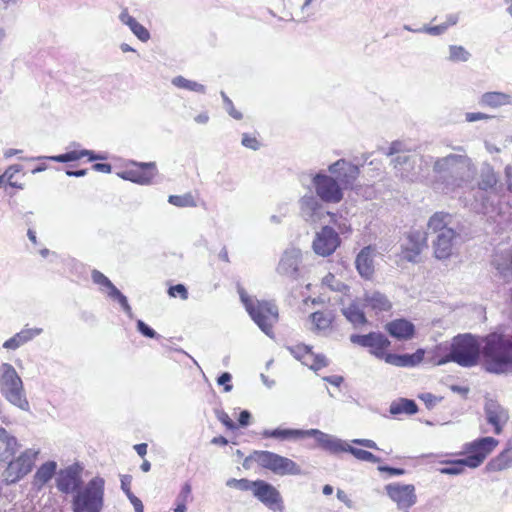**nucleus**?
<instances>
[{
  "mask_svg": "<svg viewBox=\"0 0 512 512\" xmlns=\"http://www.w3.org/2000/svg\"><path fill=\"white\" fill-rule=\"evenodd\" d=\"M453 150L458 153L437 158L433 164V171L437 175L434 188L446 194L468 185L476 174V167L463 147H453Z\"/></svg>",
  "mask_w": 512,
  "mask_h": 512,
  "instance_id": "1",
  "label": "nucleus"
},
{
  "mask_svg": "<svg viewBox=\"0 0 512 512\" xmlns=\"http://www.w3.org/2000/svg\"><path fill=\"white\" fill-rule=\"evenodd\" d=\"M484 338V346L482 348V353H484V348L486 346V338ZM481 347L478 340L470 335H458L453 338L451 344H440L435 347L433 350V356L430 361L434 365H444L448 362H455L462 367H473L478 363V359L480 356ZM486 361V368H488V359L485 354H483ZM491 372L489 369H487Z\"/></svg>",
  "mask_w": 512,
  "mask_h": 512,
  "instance_id": "2",
  "label": "nucleus"
},
{
  "mask_svg": "<svg viewBox=\"0 0 512 512\" xmlns=\"http://www.w3.org/2000/svg\"><path fill=\"white\" fill-rule=\"evenodd\" d=\"M452 222V215L446 212H436L428 220V230L436 234L432 248L438 260H446L453 255L459 234L451 227Z\"/></svg>",
  "mask_w": 512,
  "mask_h": 512,
  "instance_id": "3",
  "label": "nucleus"
},
{
  "mask_svg": "<svg viewBox=\"0 0 512 512\" xmlns=\"http://www.w3.org/2000/svg\"><path fill=\"white\" fill-rule=\"evenodd\" d=\"M484 354L488 359V369L492 373H506L512 370V335L491 333L486 338Z\"/></svg>",
  "mask_w": 512,
  "mask_h": 512,
  "instance_id": "4",
  "label": "nucleus"
},
{
  "mask_svg": "<svg viewBox=\"0 0 512 512\" xmlns=\"http://www.w3.org/2000/svg\"><path fill=\"white\" fill-rule=\"evenodd\" d=\"M240 300L257 326L269 337H273V326L278 322V308L271 301H260L250 297L245 289L238 286Z\"/></svg>",
  "mask_w": 512,
  "mask_h": 512,
  "instance_id": "5",
  "label": "nucleus"
},
{
  "mask_svg": "<svg viewBox=\"0 0 512 512\" xmlns=\"http://www.w3.org/2000/svg\"><path fill=\"white\" fill-rule=\"evenodd\" d=\"M410 150L401 141H394L389 147L387 155H396L392 159L396 175L408 181H417L425 177L422 167L423 157L416 154H407Z\"/></svg>",
  "mask_w": 512,
  "mask_h": 512,
  "instance_id": "6",
  "label": "nucleus"
},
{
  "mask_svg": "<svg viewBox=\"0 0 512 512\" xmlns=\"http://www.w3.org/2000/svg\"><path fill=\"white\" fill-rule=\"evenodd\" d=\"M105 480L96 476L81 486L72 499L74 512H100L104 505Z\"/></svg>",
  "mask_w": 512,
  "mask_h": 512,
  "instance_id": "7",
  "label": "nucleus"
},
{
  "mask_svg": "<svg viewBox=\"0 0 512 512\" xmlns=\"http://www.w3.org/2000/svg\"><path fill=\"white\" fill-rule=\"evenodd\" d=\"M254 462L276 475H301L300 466L293 460L270 451H254Z\"/></svg>",
  "mask_w": 512,
  "mask_h": 512,
  "instance_id": "8",
  "label": "nucleus"
},
{
  "mask_svg": "<svg viewBox=\"0 0 512 512\" xmlns=\"http://www.w3.org/2000/svg\"><path fill=\"white\" fill-rule=\"evenodd\" d=\"M40 453L39 449L27 448L18 456H13L8 461L6 469L3 471V479L7 484H14L28 475Z\"/></svg>",
  "mask_w": 512,
  "mask_h": 512,
  "instance_id": "9",
  "label": "nucleus"
},
{
  "mask_svg": "<svg viewBox=\"0 0 512 512\" xmlns=\"http://www.w3.org/2000/svg\"><path fill=\"white\" fill-rule=\"evenodd\" d=\"M1 378L2 392L6 399L18 408L27 411L29 403L23 391V383L15 368L10 364H3Z\"/></svg>",
  "mask_w": 512,
  "mask_h": 512,
  "instance_id": "10",
  "label": "nucleus"
},
{
  "mask_svg": "<svg viewBox=\"0 0 512 512\" xmlns=\"http://www.w3.org/2000/svg\"><path fill=\"white\" fill-rule=\"evenodd\" d=\"M316 196L326 203H339L343 199V188L339 182L326 171L321 170L312 176Z\"/></svg>",
  "mask_w": 512,
  "mask_h": 512,
  "instance_id": "11",
  "label": "nucleus"
},
{
  "mask_svg": "<svg viewBox=\"0 0 512 512\" xmlns=\"http://www.w3.org/2000/svg\"><path fill=\"white\" fill-rule=\"evenodd\" d=\"M499 441L493 437H481L465 443L461 455L467 454L465 461L468 467L475 469L482 465L487 456L498 446Z\"/></svg>",
  "mask_w": 512,
  "mask_h": 512,
  "instance_id": "12",
  "label": "nucleus"
},
{
  "mask_svg": "<svg viewBox=\"0 0 512 512\" xmlns=\"http://www.w3.org/2000/svg\"><path fill=\"white\" fill-rule=\"evenodd\" d=\"M303 260L304 254L299 248L288 247L283 251L276 271L283 277L297 280L301 274Z\"/></svg>",
  "mask_w": 512,
  "mask_h": 512,
  "instance_id": "13",
  "label": "nucleus"
},
{
  "mask_svg": "<svg viewBox=\"0 0 512 512\" xmlns=\"http://www.w3.org/2000/svg\"><path fill=\"white\" fill-rule=\"evenodd\" d=\"M385 491L397 508L403 512H408L417 502L415 486L412 484L390 483L385 486Z\"/></svg>",
  "mask_w": 512,
  "mask_h": 512,
  "instance_id": "14",
  "label": "nucleus"
},
{
  "mask_svg": "<svg viewBox=\"0 0 512 512\" xmlns=\"http://www.w3.org/2000/svg\"><path fill=\"white\" fill-rule=\"evenodd\" d=\"M83 466L79 463H73L57 473L56 487L65 494L76 493L82 486Z\"/></svg>",
  "mask_w": 512,
  "mask_h": 512,
  "instance_id": "15",
  "label": "nucleus"
},
{
  "mask_svg": "<svg viewBox=\"0 0 512 512\" xmlns=\"http://www.w3.org/2000/svg\"><path fill=\"white\" fill-rule=\"evenodd\" d=\"M343 189L352 188L359 176V167L346 159H339L328 166L327 171Z\"/></svg>",
  "mask_w": 512,
  "mask_h": 512,
  "instance_id": "16",
  "label": "nucleus"
},
{
  "mask_svg": "<svg viewBox=\"0 0 512 512\" xmlns=\"http://www.w3.org/2000/svg\"><path fill=\"white\" fill-rule=\"evenodd\" d=\"M427 248V233L420 230L410 231L401 245L400 256L403 260L417 263L423 250Z\"/></svg>",
  "mask_w": 512,
  "mask_h": 512,
  "instance_id": "17",
  "label": "nucleus"
},
{
  "mask_svg": "<svg viewBox=\"0 0 512 512\" xmlns=\"http://www.w3.org/2000/svg\"><path fill=\"white\" fill-rule=\"evenodd\" d=\"M253 496L272 511H284V502L280 492L264 480H256Z\"/></svg>",
  "mask_w": 512,
  "mask_h": 512,
  "instance_id": "18",
  "label": "nucleus"
},
{
  "mask_svg": "<svg viewBox=\"0 0 512 512\" xmlns=\"http://www.w3.org/2000/svg\"><path fill=\"white\" fill-rule=\"evenodd\" d=\"M350 341L362 347L370 349V352L379 359L385 356V350L389 347L390 341L382 333L371 332L366 335L353 334L350 336Z\"/></svg>",
  "mask_w": 512,
  "mask_h": 512,
  "instance_id": "19",
  "label": "nucleus"
},
{
  "mask_svg": "<svg viewBox=\"0 0 512 512\" xmlns=\"http://www.w3.org/2000/svg\"><path fill=\"white\" fill-rule=\"evenodd\" d=\"M340 245L338 233L331 227L325 226L316 233L313 240V250L317 255L326 257L331 255Z\"/></svg>",
  "mask_w": 512,
  "mask_h": 512,
  "instance_id": "20",
  "label": "nucleus"
},
{
  "mask_svg": "<svg viewBox=\"0 0 512 512\" xmlns=\"http://www.w3.org/2000/svg\"><path fill=\"white\" fill-rule=\"evenodd\" d=\"M290 353L303 365L314 371H318L328 365L326 357L322 354H315L310 346L298 344L288 348Z\"/></svg>",
  "mask_w": 512,
  "mask_h": 512,
  "instance_id": "21",
  "label": "nucleus"
},
{
  "mask_svg": "<svg viewBox=\"0 0 512 512\" xmlns=\"http://www.w3.org/2000/svg\"><path fill=\"white\" fill-rule=\"evenodd\" d=\"M307 437H313L322 449L331 454L347 452L349 445L346 441L319 429H308Z\"/></svg>",
  "mask_w": 512,
  "mask_h": 512,
  "instance_id": "22",
  "label": "nucleus"
},
{
  "mask_svg": "<svg viewBox=\"0 0 512 512\" xmlns=\"http://www.w3.org/2000/svg\"><path fill=\"white\" fill-rule=\"evenodd\" d=\"M484 411L487 422L494 428V433L496 435L501 434L503 427L509 420L508 411L493 399L486 400Z\"/></svg>",
  "mask_w": 512,
  "mask_h": 512,
  "instance_id": "23",
  "label": "nucleus"
},
{
  "mask_svg": "<svg viewBox=\"0 0 512 512\" xmlns=\"http://www.w3.org/2000/svg\"><path fill=\"white\" fill-rule=\"evenodd\" d=\"M300 214L306 222L316 223L323 216V206L320 199L313 194H306L299 200Z\"/></svg>",
  "mask_w": 512,
  "mask_h": 512,
  "instance_id": "24",
  "label": "nucleus"
},
{
  "mask_svg": "<svg viewBox=\"0 0 512 512\" xmlns=\"http://www.w3.org/2000/svg\"><path fill=\"white\" fill-rule=\"evenodd\" d=\"M138 166L136 170H127L118 173V176L124 180H129L137 184L147 185L150 184L156 174V165L150 163H135Z\"/></svg>",
  "mask_w": 512,
  "mask_h": 512,
  "instance_id": "25",
  "label": "nucleus"
},
{
  "mask_svg": "<svg viewBox=\"0 0 512 512\" xmlns=\"http://www.w3.org/2000/svg\"><path fill=\"white\" fill-rule=\"evenodd\" d=\"M486 468L491 472L512 468V437L507 440L504 449L488 462Z\"/></svg>",
  "mask_w": 512,
  "mask_h": 512,
  "instance_id": "26",
  "label": "nucleus"
},
{
  "mask_svg": "<svg viewBox=\"0 0 512 512\" xmlns=\"http://www.w3.org/2000/svg\"><path fill=\"white\" fill-rule=\"evenodd\" d=\"M20 447L17 438L5 428L0 427V461L5 462L11 459Z\"/></svg>",
  "mask_w": 512,
  "mask_h": 512,
  "instance_id": "27",
  "label": "nucleus"
},
{
  "mask_svg": "<svg viewBox=\"0 0 512 512\" xmlns=\"http://www.w3.org/2000/svg\"><path fill=\"white\" fill-rule=\"evenodd\" d=\"M424 350L418 349L413 354H393L386 353L384 360L386 363L397 366V367H412L419 364L424 358Z\"/></svg>",
  "mask_w": 512,
  "mask_h": 512,
  "instance_id": "28",
  "label": "nucleus"
},
{
  "mask_svg": "<svg viewBox=\"0 0 512 512\" xmlns=\"http://www.w3.org/2000/svg\"><path fill=\"white\" fill-rule=\"evenodd\" d=\"M43 332L42 328H23L20 332L9 338L3 343V348L7 350H16Z\"/></svg>",
  "mask_w": 512,
  "mask_h": 512,
  "instance_id": "29",
  "label": "nucleus"
},
{
  "mask_svg": "<svg viewBox=\"0 0 512 512\" xmlns=\"http://www.w3.org/2000/svg\"><path fill=\"white\" fill-rule=\"evenodd\" d=\"M479 105L493 109L512 105V95L499 91L485 92L479 99Z\"/></svg>",
  "mask_w": 512,
  "mask_h": 512,
  "instance_id": "30",
  "label": "nucleus"
},
{
  "mask_svg": "<svg viewBox=\"0 0 512 512\" xmlns=\"http://www.w3.org/2000/svg\"><path fill=\"white\" fill-rule=\"evenodd\" d=\"M364 305L373 310L376 314L389 311L392 307L390 300L378 291L365 293Z\"/></svg>",
  "mask_w": 512,
  "mask_h": 512,
  "instance_id": "31",
  "label": "nucleus"
},
{
  "mask_svg": "<svg viewBox=\"0 0 512 512\" xmlns=\"http://www.w3.org/2000/svg\"><path fill=\"white\" fill-rule=\"evenodd\" d=\"M389 334L397 339H410L414 335V325L405 319H396L386 325Z\"/></svg>",
  "mask_w": 512,
  "mask_h": 512,
  "instance_id": "32",
  "label": "nucleus"
},
{
  "mask_svg": "<svg viewBox=\"0 0 512 512\" xmlns=\"http://www.w3.org/2000/svg\"><path fill=\"white\" fill-rule=\"evenodd\" d=\"M262 436L264 438H274L281 441L298 440L307 437V430L290 428H276L273 430L266 429L262 432Z\"/></svg>",
  "mask_w": 512,
  "mask_h": 512,
  "instance_id": "33",
  "label": "nucleus"
},
{
  "mask_svg": "<svg viewBox=\"0 0 512 512\" xmlns=\"http://www.w3.org/2000/svg\"><path fill=\"white\" fill-rule=\"evenodd\" d=\"M57 463L55 461H47L43 463L33 476V485L41 489L56 474Z\"/></svg>",
  "mask_w": 512,
  "mask_h": 512,
  "instance_id": "34",
  "label": "nucleus"
},
{
  "mask_svg": "<svg viewBox=\"0 0 512 512\" xmlns=\"http://www.w3.org/2000/svg\"><path fill=\"white\" fill-rule=\"evenodd\" d=\"M355 263L359 274L362 277L369 278L374 271L371 248H363L357 255Z\"/></svg>",
  "mask_w": 512,
  "mask_h": 512,
  "instance_id": "35",
  "label": "nucleus"
},
{
  "mask_svg": "<svg viewBox=\"0 0 512 512\" xmlns=\"http://www.w3.org/2000/svg\"><path fill=\"white\" fill-rule=\"evenodd\" d=\"M313 330L326 333L334 320V314L331 311H317L311 314Z\"/></svg>",
  "mask_w": 512,
  "mask_h": 512,
  "instance_id": "36",
  "label": "nucleus"
},
{
  "mask_svg": "<svg viewBox=\"0 0 512 512\" xmlns=\"http://www.w3.org/2000/svg\"><path fill=\"white\" fill-rule=\"evenodd\" d=\"M342 313L354 327L362 326L367 322L364 312L356 302H352L349 306L342 308Z\"/></svg>",
  "mask_w": 512,
  "mask_h": 512,
  "instance_id": "37",
  "label": "nucleus"
},
{
  "mask_svg": "<svg viewBox=\"0 0 512 512\" xmlns=\"http://www.w3.org/2000/svg\"><path fill=\"white\" fill-rule=\"evenodd\" d=\"M494 265L505 282L512 279V253L506 252L494 259Z\"/></svg>",
  "mask_w": 512,
  "mask_h": 512,
  "instance_id": "38",
  "label": "nucleus"
},
{
  "mask_svg": "<svg viewBox=\"0 0 512 512\" xmlns=\"http://www.w3.org/2000/svg\"><path fill=\"white\" fill-rule=\"evenodd\" d=\"M498 182L497 175L490 165H486L481 169L480 180L478 182L479 189L488 191L495 189Z\"/></svg>",
  "mask_w": 512,
  "mask_h": 512,
  "instance_id": "39",
  "label": "nucleus"
},
{
  "mask_svg": "<svg viewBox=\"0 0 512 512\" xmlns=\"http://www.w3.org/2000/svg\"><path fill=\"white\" fill-rule=\"evenodd\" d=\"M417 405L413 400L410 399H399L398 401H394L390 405V413L392 415H398V414H407V415H413L417 412Z\"/></svg>",
  "mask_w": 512,
  "mask_h": 512,
  "instance_id": "40",
  "label": "nucleus"
},
{
  "mask_svg": "<svg viewBox=\"0 0 512 512\" xmlns=\"http://www.w3.org/2000/svg\"><path fill=\"white\" fill-rule=\"evenodd\" d=\"M171 83L179 89H185V90L200 93V94H204L206 92V88L203 84H200L196 81L186 79L183 76L174 77L172 79Z\"/></svg>",
  "mask_w": 512,
  "mask_h": 512,
  "instance_id": "41",
  "label": "nucleus"
},
{
  "mask_svg": "<svg viewBox=\"0 0 512 512\" xmlns=\"http://www.w3.org/2000/svg\"><path fill=\"white\" fill-rule=\"evenodd\" d=\"M92 281L99 286L102 293H105L108 297L111 296L113 290H116V286L100 271L94 269L91 273Z\"/></svg>",
  "mask_w": 512,
  "mask_h": 512,
  "instance_id": "42",
  "label": "nucleus"
},
{
  "mask_svg": "<svg viewBox=\"0 0 512 512\" xmlns=\"http://www.w3.org/2000/svg\"><path fill=\"white\" fill-rule=\"evenodd\" d=\"M448 52L447 59L452 63L467 62L471 58V53L461 45H450Z\"/></svg>",
  "mask_w": 512,
  "mask_h": 512,
  "instance_id": "43",
  "label": "nucleus"
},
{
  "mask_svg": "<svg viewBox=\"0 0 512 512\" xmlns=\"http://www.w3.org/2000/svg\"><path fill=\"white\" fill-rule=\"evenodd\" d=\"M442 463L449 465V467L440 469V473L446 475H460L464 472V468L468 467V463L465 461V458L453 461H443Z\"/></svg>",
  "mask_w": 512,
  "mask_h": 512,
  "instance_id": "44",
  "label": "nucleus"
},
{
  "mask_svg": "<svg viewBox=\"0 0 512 512\" xmlns=\"http://www.w3.org/2000/svg\"><path fill=\"white\" fill-rule=\"evenodd\" d=\"M168 202L177 207H196L197 203L194 196L191 193L184 195H170Z\"/></svg>",
  "mask_w": 512,
  "mask_h": 512,
  "instance_id": "45",
  "label": "nucleus"
},
{
  "mask_svg": "<svg viewBox=\"0 0 512 512\" xmlns=\"http://www.w3.org/2000/svg\"><path fill=\"white\" fill-rule=\"evenodd\" d=\"M322 286L327 287L331 291L345 293L348 287L339 279H337L332 273H328L322 279Z\"/></svg>",
  "mask_w": 512,
  "mask_h": 512,
  "instance_id": "46",
  "label": "nucleus"
},
{
  "mask_svg": "<svg viewBox=\"0 0 512 512\" xmlns=\"http://www.w3.org/2000/svg\"><path fill=\"white\" fill-rule=\"evenodd\" d=\"M347 452L352 454L356 459H358L360 461H366V462H370V463L380 462V458L375 456L371 452L363 450V449L355 448L351 445H348Z\"/></svg>",
  "mask_w": 512,
  "mask_h": 512,
  "instance_id": "47",
  "label": "nucleus"
},
{
  "mask_svg": "<svg viewBox=\"0 0 512 512\" xmlns=\"http://www.w3.org/2000/svg\"><path fill=\"white\" fill-rule=\"evenodd\" d=\"M68 157L70 162L77 161L83 157H88L90 161L106 159L105 156L95 155L93 151L87 149L69 151Z\"/></svg>",
  "mask_w": 512,
  "mask_h": 512,
  "instance_id": "48",
  "label": "nucleus"
},
{
  "mask_svg": "<svg viewBox=\"0 0 512 512\" xmlns=\"http://www.w3.org/2000/svg\"><path fill=\"white\" fill-rule=\"evenodd\" d=\"M109 298H111L112 300L117 301L120 304V306L122 307V309L124 310V312L130 318L133 317L132 309H131V307H130V305L128 303V300H127L126 296L123 295L118 289L113 290V293L111 294V296Z\"/></svg>",
  "mask_w": 512,
  "mask_h": 512,
  "instance_id": "49",
  "label": "nucleus"
},
{
  "mask_svg": "<svg viewBox=\"0 0 512 512\" xmlns=\"http://www.w3.org/2000/svg\"><path fill=\"white\" fill-rule=\"evenodd\" d=\"M192 487L186 482L182 485L180 492L176 496L175 503L188 504L192 501Z\"/></svg>",
  "mask_w": 512,
  "mask_h": 512,
  "instance_id": "50",
  "label": "nucleus"
},
{
  "mask_svg": "<svg viewBox=\"0 0 512 512\" xmlns=\"http://www.w3.org/2000/svg\"><path fill=\"white\" fill-rule=\"evenodd\" d=\"M448 29V25H444L443 23L437 26H428L425 25L418 30H415L416 33H427L433 36H438L443 34Z\"/></svg>",
  "mask_w": 512,
  "mask_h": 512,
  "instance_id": "51",
  "label": "nucleus"
},
{
  "mask_svg": "<svg viewBox=\"0 0 512 512\" xmlns=\"http://www.w3.org/2000/svg\"><path fill=\"white\" fill-rule=\"evenodd\" d=\"M242 145L246 148L252 149L254 151L260 148V142L255 136L244 133L242 136Z\"/></svg>",
  "mask_w": 512,
  "mask_h": 512,
  "instance_id": "52",
  "label": "nucleus"
},
{
  "mask_svg": "<svg viewBox=\"0 0 512 512\" xmlns=\"http://www.w3.org/2000/svg\"><path fill=\"white\" fill-rule=\"evenodd\" d=\"M120 21L129 27L130 30L134 29L138 24H140L133 16L128 13L127 9H123L119 15Z\"/></svg>",
  "mask_w": 512,
  "mask_h": 512,
  "instance_id": "53",
  "label": "nucleus"
},
{
  "mask_svg": "<svg viewBox=\"0 0 512 512\" xmlns=\"http://www.w3.org/2000/svg\"><path fill=\"white\" fill-rule=\"evenodd\" d=\"M168 294L171 297L179 296L182 300H186L188 298V291L186 287L182 284L171 286L168 290Z\"/></svg>",
  "mask_w": 512,
  "mask_h": 512,
  "instance_id": "54",
  "label": "nucleus"
},
{
  "mask_svg": "<svg viewBox=\"0 0 512 512\" xmlns=\"http://www.w3.org/2000/svg\"><path fill=\"white\" fill-rule=\"evenodd\" d=\"M137 330L145 337L148 338H159L160 336L150 328L144 321L137 320Z\"/></svg>",
  "mask_w": 512,
  "mask_h": 512,
  "instance_id": "55",
  "label": "nucleus"
},
{
  "mask_svg": "<svg viewBox=\"0 0 512 512\" xmlns=\"http://www.w3.org/2000/svg\"><path fill=\"white\" fill-rule=\"evenodd\" d=\"M131 32L142 42H147L150 39L149 31L142 24H138Z\"/></svg>",
  "mask_w": 512,
  "mask_h": 512,
  "instance_id": "56",
  "label": "nucleus"
},
{
  "mask_svg": "<svg viewBox=\"0 0 512 512\" xmlns=\"http://www.w3.org/2000/svg\"><path fill=\"white\" fill-rule=\"evenodd\" d=\"M217 419L225 425L228 429L234 430L236 428L235 423L230 419L229 415L223 410L216 411Z\"/></svg>",
  "mask_w": 512,
  "mask_h": 512,
  "instance_id": "57",
  "label": "nucleus"
},
{
  "mask_svg": "<svg viewBox=\"0 0 512 512\" xmlns=\"http://www.w3.org/2000/svg\"><path fill=\"white\" fill-rule=\"evenodd\" d=\"M231 379H232V376L230 373L228 372H224L222 373L218 379H217V383L219 385H223L224 386V391L225 392H229L232 390V385L230 384L231 382Z\"/></svg>",
  "mask_w": 512,
  "mask_h": 512,
  "instance_id": "58",
  "label": "nucleus"
},
{
  "mask_svg": "<svg viewBox=\"0 0 512 512\" xmlns=\"http://www.w3.org/2000/svg\"><path fill=\"white\" fill-rule=\"evenodd\" d=\"M256 486V480L252 481L246 478H242L238 480L237 489L241 491H251L253 493Z\"/></svg>",
  "mask_w": 512,
  "mask_h": 512,
  "instance_id": "59",
  "label": "nucleus"
},
{
  "mask_svg": "<svg viewBox=\"0 0 512 512\" xmlns=\"http://www.w3.org/2000/svg\"><path fill=\"white\" fill-rule=\"evenodd\" d=\"M224 107L231 117L236 120L242 119V113L235 109L231 99H226V104H224Z\"/></svg>",
  "mask_w": 512,
  "mask_h": 512,
  "instance_id": "60",
  "label": "nucleus"
},
{
  "mask_svg": "<svg viewBox=\"0 0 512 512\" xmlns=\"http://www.w3.org/2000/svg\"><path fill=\"white\" fill-rule=\"evenodd\" d=\"M465 118H466V121H468V122H475V121H479V120L489 119L490 116L485 113H481V112H470V113H466Z\"/></svg>",
  "mask_w": 512,
  "mask_h": 512,
  "instance_id": "61",
  "label": "nucleus"
},
{
  "mask_svg": "<svg viewBox=\"0 0 512 512\" xmlns=\"http://www.w3.org/2000/svg\"><path fill=\"white\" fill-rule=\"evenodd\" d=\"M419 398L424 401L428 408L435 406L438 401L437 397L431 393H423L419 396Z\"/></svg>",
  "mask_w": 512,
  "mask_h": 512,
  "instance_id": "62",
  "label": "nucleus"
},
{
  "mask_svg": "<svg viewBox=\"0 0 512 512\" xmlns=\"http://www.w3.org/2000/svg\"><path fill=\"white\" fill-rule=\"evenodd\" d=\"M128 499L134 507L135 512H143L144 506L142 501L136 497L133 493H128Z\"/></svg>",
  "mask_w": 512,
  "mask_h": 512,
  "instance_id": "63",
  "label": "nucleus"
},
{
  "mask_svg": "<svg viewBox=\"0 0 512 512\" xmlns=\"http://www.w3.org/2000/svg\"><path fill=\"white\" fill-rule=\"evenodd\" d=\"M505 182L508 191L512 192V164H509L504 169Z\"/></svg>",
  "mask_w": 512,
  "mask_h": 512,
  "instance_id": "64",
  "label": "nucleus"
}]
</instances>
